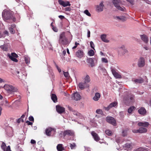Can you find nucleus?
<instances>
[{
  "label": "nucleus",
  "instance_id": "nucleus-1",
  "mask_svg": "<svg viewBox=\"0 0 151 151\" xmlns=\"http://www.w3.org/2000/svg\"><path fill=\"white\" fill-rule=\"evenodd\" d=\"M2 16L4 19H11L13 22L15 21V18L9 11L4 10L2 13Z\"/></svg>",
  "mask_w": 151,
  "mask_h": 151
},
{
  "label": "nucleus",
  "instance_id": "nucleus-2",
  "mask_svg": "<svg viewBox=\"0 0 151 151\" xmlns=\"http://www.w3.org/2000/svg\"><path fill=\"white\" fill-rule=\"evenodd\" d=\"M4 88L8 93L12 94L14 92H17L18 89L17 87L9 84H5L4 85Z\"/></svg>",
  "mask_w": 151,
  "mask_h": 151
},
{
  "label": "nucleus",
  "instance_id": "nucleus-3",
  "mask_svg": "<svg viewBox=\"0 0 151 151\" xmlns=\"http://www.w3.org/2000/svg\"><path fill=\"white\" fill-rule=\"evenodd\" d=\"M112 2L114 6L117 9L122 11H125V8L120 5L122 3L121 0H112Z\"/></svg>",
  "mask_w": 151,
  "mask_h": 151
},
{
  "label": "nucleus",
  "instance_id": "nucleus-4",
  "mask_svg": "<svg viewBox=\"0 0 151 151\" xmlns=\"http://www.w3.org/2000/svg\"><path fill=\"white\" fill-rule=\"evenodd\" d=\"M117 51L119 55L120 56L124 55L128 52V51L126 48L125 45H122L118 47L117 49Z\"/></svg>",
  "mask_w": 151,
  "mask_h": 151
},
{
  "label": "nucleus",
  "instance_id": "nucleus-5",
  "mask_svg": "<svg viewBox=\"0 0 151 151\" xmlns=\"http://www.w3.org/2000/svg\"><path fill=\"white\" fill-rule=\"evenodd\" d=\"M59 42L60 44L63 45H66L67 44L68 40L65 37L64 32L62 33L60 35Z\"/></svg>",
  "mask_w": 151,
  "mask_h": 151
},
{
  "label": "nucleus",
  "instance_id": "nucleus-6",
  "mask_svg": "<svg viewBox=\"0 0 151 151\" xmlns=\"http://www.w3.org/2000/svg\"><path fill=\"white\" fill-rule=\"evenodd\" d=\"M145 65V59L142 57H140L138 60L137 65L139 67L141 68L144 67Z\"/></svg>",
  "mask_w": 151,
  "mask_h": 151
},
{
  "label": "nucleus",
  "instance_id": "nucleus-7",
  "mask_svg": "<svg viewBox=\"0 0 151 151\" xmlns=\"http://www.w3.org/2000/svg\"><path fill=\"white\" fill-rule=\"evenodd\" d=\"M111 69L112 74L116 78H122L121 76L116 71V70L115 68H111Z\"/></svg>",
  "mask_w": 151,
  "mask_h": 151
},
{
  "label": "nucleus",
  "instance_id": "nucleus-8",
  "mask_svg": "<svg viewBox=\"0 0 151 151\" xmlns=\"http://www.w3.org/2000/svg\"><path fill=\"white\" fill-rule=\"evenodd\" d=\"M118 106V102L117 101H115L111 103L107 107H105L106 110L108 111L112 107L116 108Z\"/></svg>",
  "mask_w": 151,
  "mask_h": 151
},
{
  "label": "nucleus",
  "instance_id": "nucleus-9",
  "mask_svg": "<svg viewBox=\"0 0 151 151\" xmlns=\"http://www.w3.org/2000/svg\"><path fill=\"white\" fill-rule=\"evenodd\" d=\"M106 119L108 123L111 124L114 126H116V121L114 118L111 117H107Z\"/></svg>",
  "mask_w": 151,
  "mask_h": 151
},
{
  "label": "nucleus",
  "instance_id": "nucleus-10",
  "mask_svg": "<svg viewBox=\"0 0 151 151\" xmlns=\"http://www.w3.org/2000/svg\"><path fill=\"white\" fill-rule=\"evenodd\" d=\"M89 86V85L88 83H87L84 82H80L78 84L79 88L81 90L88 88Z\"/></svg>",
  "mask_w": 151,
  "mask_h": 151
},
{
  "label": "nucleus",
  "instance_id": "nucleus-11",
  "mask_svg": "<svg viewBox=\"0 0 151 151\" xmlns=\"http://www.w3.org/2000/svg\"><path fill=\"white\" fill-rule=\"evenodd\" d=\"M74 134V132L73 131L70 130H65L63 132V135L64 136L66 135L73 136Z\"/></svg>",
  "mask_w": 151,
  "mask_h": 151
},
{
  "label": "nucleus",
  "instance_id": "nucleus-12",
  "mask_svg": "<svg viewBox=\"0 0 151 151\" xmlns=\"http://www.w3.org/2000/svg\"><path fill=\"white\" fill-rule=\"evenodd\" d=\"M58 2L60 5L64 7L70 6V4L69 1H64L62 0H58Z\"/></svg>",
  "mask_w": 151,
  "mask_h": 151
},
{
  "label": "nucleus",
  "instance_id": "nucleus-13",
  "mask_svg": "<svg viewBox=\"0 0 151 151\" xmlns=\"http://www.w3.org/2000/svg\"><path fill=\"white\" fill-rule=\"evenodd\" d=\"M72 98L75 100L78 101L80 99L81 96L78 92H76L74 93L72 95Z\"/></svg>",
  "mask_w": 151,
  "mask_h": 151
},
{
  "label": "nucleus",
  "instance_id": "nucleus-14",
  "mask_svg": "<svg viewBox=\"0 0 151 151\" xmlns=\"http://www.w3.org/2000/svg\"><path fill=\"white\" fill-rule=\"evenodd\" d=\"M104 6L103 2H101L99 5L96 6V10L98 12L102 11L103 10Z\"/></svg>",
  "mask_w": 151,
  "mask_h": 151
},
{
  "label": "nucleus",
  "instance_id": "nucleus-15",
  "mask_svg": "<svg viewBox=\"0 0 151 151\" xmlns=\"http://www.w3.org/2000/svg\"><path fill=\"white\" fill-rule=\"evenodd\" d=\"M1 147L4 151H11L10 146H8L6 147V144L4 142H2Z\"/></svg>",
  "mask_w": 151,
  "mask_h": 151
},
{
  "label": "nucleus",
  "instance_id": "nucleus-16",
  "mask_svg": "<svg viewBox=\"0 0 151 151\" xmlns=\"http://www.w3.org/2000/svg\"><path fill=\"white\" fill-rule=\"evenodd\" d=\"M84 55V53L83 50H78L76 53V56L79 58H81Z\"/></svg>",
  "mask_w": 151,
  "mask_h": 151
},
{
  "label": "nucleus",
  "instance_id": "nucleus-17",
  "mask_svg": "<svg viewBox=\"0 0 151 151\" xmlns=\"http://www.w3.org/2000/svg\"><path fill=\"white\" fill-rule=\"evenodd\" d=\"M56 109L57 111L59 113H61L65 111V108L63 107L60 106L59 105L56 106Z\"/></svg>",
  "mask_w": 151,
  "mask_h": 151
},
{
  "label": "nucleus",
  "instance_id": "nucleus-18",
  "mask_svg": "<svg viewBox=\"0 0 151 151\" xmlns=\"http://www.w3.org/2000/svg\"><path fill=\"white\" fill-rule=\"evenodd\" d=\"M53 131L55 132V129L52 128L51 127H48L45 130V132L47 135L50 136L51 134V132L52 131Z\"/></svg>",
  "mask_w": 151,
  "mask_h": 151
},
{
  "label": "nucleus",
  "instance_id": "nucleus-19",
  "mask_svg": "<svg viewBox=\"0 0 151 151\" xmlns=\"http://www.w3.org/2000/svg\"><path fill=\"white\" fill-rule=\"evenodd\" d=\"M68 109L72 112L76 116H81L80 113L73 109L69 106H68Z\"/></svg>",
  "mask_w": 151,
  "mask_h": 151
},
{
  "label": "nucleus",
  "instance_id": "nucleus-20",
  "mask_svg": "<svg viewBox=\"0 0 151 151\" xmlns=\"http://www.w3.org/2000/svg\"><path fill=\"white\" fill-rule=\"evenodd\" d=\"M149 124L147 122H140L138 123V125L139 127H147L149 126Z\"/></svg>",
  "mask_w": 151,
  "mask_h": 151
},
{
  "label": "nucleus",
  "instance_id": "nucleus-21",
  "mask_svg": "<svg viewBox=\"0 0 151 151\" xmlns=\"http://www.w3.org/2000/svg\"><path fill=\"white\" fill-rule=\"evenodd\" d=\"M100 37L102 41L104 42L108 43L109 42V40L106 38V34L101 35Z\"/></svg>",
  "mask_w": 151,
  "mask_h": 151
},
{
  "label": "nucleus",
  "instance_id": "nucleus-22",
  "mask_svg": "<svg viewBox=\"0 0 151 151\" xmlns=\"http://www.w3.org/2000/svg\"><path fill=\"white\" fill-rule=\"evenodd\" d=\"M141 40L145 43H147L148 42V38L147 36L145 35H140Z\"/></svg>",
  "mask_w": 151,
  "mask_h": 151
},
{
  "label": "nucleus",
  "instance_id": "nucleus-23",
  "mask_svg": "<svg viewBox=\"0 0 151 151\" xmlns=\"http://www.w3.org/2000/svg\"><path fill=\"white\" fill-rule=\"evenodd\" d=\"M132 81L136 84L142 83L144 82V80L142 78H139L137 79H132Z\"/></svg>",
  "mask_w": 151,
  "mask_h": 151
},
{
  "label": "nucleus",
  "instance_id": "nucleus-24",
  "mask_svg": "<svg viewBox=\"0 0 151 151\" xmlns=\"http://www.w3.org/2000/svg\"><path fill=\"white\" fill-rule=\"evenodd\" d=\"M83 82L87 83H88L91 81L90 78L88 75H86L83 78Z\"/></svg>",
  "mask_w": 151,
  "mask_h": 151
},
{
  "label": "nucleus",
  "instance_id": "nucleus-25",
  "mask_svg": "<svg viewBox=\"0 0 151 151\" xmlns=\"http://www.w3.org/2000/svg\"><path fill=\"white\" fill-rule=\"evenodd\" d=\"M101 95L99 93L97 92L95 94L93 98V99L95 101H98L100 98Z\"/></svg>",
  "mask_w": 151,
  "mask_h": 151
},
{
  "label": "nucleus",
  "instance_id": "nucleus-26",
  "mask_svg": "<svg viewBox=\"0 0 151 151\" xmlns=\"http://www.w3.org/2000/svg\"><path fill=\"white\" fill-rule=\"evenodd\" d=\"M138 112L140 114L144 115L146 114V111L144 108L142 107L138 110Z\"/></svg>",
  "mask_w": 151,
  "mask_h": 151
},
{
  "label": "nucleus",
  "instance_id": "nucleus-27",
  "mask_svg": "<svg viewBox=\"0 0 151 151\" xmlns=\"http://www.w3.org/2000/svg\"><path fill=\"white\" fill-rule=\"evenodd\" d=\"M91 134L95 140L96 141H98L99 140V138L97 134L93 132H92Z\"/></svg>",
  "mask_w": 151,
  "mask_h": 151
},
{
  "label": "nucleus",
  "instance_id": "nucleus-28",
  "mask_svg": "<svg viewBox=\"0 0 151 151\" xmlns=\"http://www.w3.org/2000/svg\"><path fill=\"white\" fill-rule=\"evenodd\" d=\"M57 149L58 151H62L64 150V147L62 144H58L57 146Z\"/></svg>",
  "mask_w": 151,
  "mask_h": 151
},
{
  "label": "nucleus",
  "instance_id": "nucleus-29",
  "mask_svg": "<svg viewBox=\"0 0 151 151\" xmlns=\"http://www.w3.org/2000/svg\"><path fill=\"white\" fill-rule=\"evenodd\" d=\"M139 133H145L147 131V129L146 128L143 127H140L139 129Z\"/></svg>",
  "mask_w": 151,
  "mask_h": 151
},
{
  "label": "nucleus",
  "instance_id": "nucleus-30",
  "mask_svg": "<svg viewBox=\"0 0 151 151\" xmlns=\"http://www.w3.org/2000/svg\"><path fill=\"white\" fill-rule=\"evenodd\" d=\"M51 98L54 102H56L57 101V97L55 94H52L51 95Z\"/></svg>",
  "mask_w": 151,
  "mask_h": 151
},
{
  "label": "nucleus",
  "instance_id": "nucleus-31",
  "mask_svg": "<svg viewBox=\"0 0 151 151\" xmlns=\"http://www.w3.org/2000/svg\"><path fill=\"white\" fill-rule=\"evenodd\" d=\"M88 62L90 64L91 67H93L94 65V61L91 58L88 59Z\"/></svg>",
  "mask_w": 151,
  "mask_h": 151
},
{
  "label": "nucleus",
  "instance_id": "nucleus-32",
  "mask_svg": "<svg viewBox=\"0 0 151 151\" xmlns=\"http://www.w3.org/2000/svg\"><path fill=\"white\" fill-rule=\"evenodd\" d=\"M8 55L9 58L13 61L16 62L18 61V60L16 58L13 57V56L11 55L10 54H8Z\"/></svg>",
  "mask_w": 151,
  "mask_h": 151
},
{
  "label": "nucleus",
  "instance_id": "nucleus-33",
  "mask_svg": "<svg viewBox=\"0 0 151 151\" xmlns=\"http://www.w3.org/2000/svg\"><path fill=\"white\" fill-rule=\"evenodd\" d=\"M150 150L146 148L140 147L138 148L136 151H149Z\"/></svg>",
  "mask_w": 151,
  "mask_h": 151
},
{
  "label": "nucleus",
  "instance_id": "nucleus-34",
  "mask_svg": "<svg viewBox=\"0 0 151 151\" xmlns=\"http://www.w3.org/2000/svg\"><path fill=\"white\" fill-rule=\"evenodd\" d=\"M25 63L27 64H28L30 63V58L27 56L25 55L24 57Z\"/></svg>",
  "mask_w": 151,
  "mask_h": 151
},
{
  "label": "nucleus",
  "instance_id": "nucleus-35",
  "mask_svg": "<svg viewBox=\"0 0 151 151\" xmlns=\"http://www.w3.org/2000/svg\"><path fill=\"white\" fill-rule=\"evenodd\" d=\"M0 48L4 51H7L8 47L7 45H1L0 46Z\"/></svg>",
  "mask_w": 151,
  "mask_h": 151
},
{
  "label": "nucleus",
  "instance_id": "nucleus-36",
  "mask_svg": "<svg viewBox=\"0 0 151 151\" xmlns=\"http://www.w3.org/2000/svg\"><path fill=\"white\" fill-rule=\"evenodd\" d=\"M124 147L128 150H130L132 148V146L130 143H127L124 145Z\"/></svg>",
  "mask_w": 151,
  "mask_h": 151
},
{
  "label": "nucleus",
  "instance_id": "nucleus-37",
  "mask_svg": "<svg viewBox=\"0 0 151 151\" xmlns=\"http://www.w3.org/2000/svg\"><path fill=\"white\" fill-rule=\"evenodd\" d=\"M106 134L108 136H111L112 134V132L109 129H106L105 131Z\"/></svg>",
  "mask_w": 151,
  "mask_h": 151
},
{
  "label": "nucleus",
  "instance_id": "nucleus-38",
  "mask_svg": "<svg viewBox=\"0 0 151 151\" xmlns=\"http://www.w3.org/2000/svg\"><path fill=\"white\" fill-rule=\"evenodd\" d=\"M88 54L89 56H92L94 55V52L93 50H91L88 51Z\"/></svg>",
  "mask_w": 151,
  "mask_h": 151
},
{
  "label": "nucleus",
  "instance_id": "nucleus-39",
  "mask_svg": "<svg viewBox=\"0 0 151 151\" xmlns=\"http://www.w3.org/2000/svg\"><path fill=\"white\" fill-rule=\"evenodd\" d=\"M134 106H132L130 107L128 109V112L129 113H131L133 110L134 109Z\"/></svg>",
  "mask_w": 151,
  "mask_h": 151
},
{
  "label": "nucleus",
  "instance_id": "nucleus-40",
  "mask_svg": "<svg viewBox=\"0 0 151 151\" xmlns=\"http://www.w3.org/2000/svg\"><path fill=\"white\" fill-rule=\"evenodd\" d=\"M83 13L89 17H90L91 15L90 13L88 12V10L87 9H86L84 11Z\"/></svg>",
  "mask_w": 151,
  "mask_h": 151
},
{
  "label": "nucleus",
  "instance_id": "nucleus-41",
  "mask_svg": "<svg viewBox=\"0 0 151 151\" xmlns=\"http://www.w3.org/2000/svg\"><path fill=\"white\" fill-rule=\"evenodd\" d=\"M63 75L64 76L67 78H68L69 77V75L68 73V72H63Z\"/></svg>",
  "mask_w": 151,
  "mask_h": 151
},
{
  "label": "nucleus",
  "instance_id": "nucleus-42",
  "mask_svg": "<svg viewBox=\"0 0 151 151\" xmlns=\"http://www.w3.org/2000/svg\"><path fill=\"white\" fill-rule=\"evenodd\" d=\"M101 60L103 63H107L108 62L107 59L105 58H102L101 59Z\"/></svg>",
  "mask_w": 151,
  "mask_h": 151
},
{
  "label": "nucleus",
  "instance_id": "nucleus-43",
  "mask_svg": "<svg viewBox=\"0 0 151 151\" xmlns=\"http://www.w3.org/2000/svg\"><path fill=\"white\" fill-rule=\"evenodd\" d=\"M76 146V145L75 143L70 144V147L71 149H74Z\"/></svg>",
  "mask_w": 151,
  "mask_h": 151
},
{
  "label": "nucleus",
  "instance_id": "nucleus-44",
  "mask_svg": "<svg viewBox=\"0 0 151 151\" xmlns=\"http://www.w3.org/2000/svg\"><path fill=\"white\" fill-rule=\"evenodd\" d=\"M96 112L99 114H103L102 110L100 109H98L96 111Z\"/></svg>",
  "mask_w": 151,
  "mask_h": 151
},
{
  "label": "nucleus",
  "instance_id": "nucleus-45",
  "mask_svg": "<svg viewBox=\"0 0 151 151\" xmlns=\"http://www.w3.org/2000/svg\"><path fill=\"white\" fill-rule=\"evenodd\" d=\"M127 20V18L126 17L123 16H121V19L120 20L121 21H126Z\"/></svg>",
  "mask_w": 151,
  "mask_h": 151
},
{
  "label": "nucleus",
  "instance_id": "nucleus-46",
  "mask_svg": "<svg viewBox=\"0 0 151 151\" xmlns=\"http://www.w3.org/2000/svg\"><path fill=\"white\" fill-rule=\"evenodd\" d=\"M90 45L91 47L94 50H95L94 48V44L93 42L92 41H91L90 42Z\"/></svg>",
  "mask_w": 151,
  "mask_h": 151
},
{
  "label": "nucleus",
  "instance_id": "nucleus-47",
  "mask_svg": "<svg viewBox=\"0 0 151 151\" xmlns=\"http://www.w3.org/2000/svg\"><path fill=\"white\" fill-rule=\"evenodd\" d=\"M127 1L129 2L132 5H134V0H126Z\"/></svg>",
  "mask_w": 151,
  "mask_h": 151
},
{
  "label": "nucleus",
  "instance_id": "nucleus-48",
  "mask_svg": "<svg viewBox=\"0 0 151 151\" xmlns=\"http://www.w3.org/2000/svg\"><path fill=\"white\" fill-rule=\"evenodd\" d=\"M10 55L13 56V57L17 58L18 57V55L14 53H12Z\"/></svg>",
  "mask_w": 151,
  "mask_h": 151
},
{
  "label": "nucleus",
  "instance_id": "nucleus-49",
  "mask_svg": "<svg viewBox=\"0 0 151 151\" xmlns=\"http://www.w3.org/2000/svg\"><path fill=\"white\" fill-rule=\"evenodd\" d=\"M9 29L11 33L14 34L15 33V31L12 28L9 27Z\"/></svg>",
  "mask_w": 151,
  "mask_h": 151
},
{
  "label": "nucleus",
  "instance_id": "nucleus-50",
  "mask_svg": "<svg viewBox=\"0 0 151 151\" xmlns=\"http://www.w3.org/2000/svg\"><path fill=\"white\" fill-rule=\"evenodd\" d=\"M52 29L55 32H57L58 31V29L56 27H55L52 26Z\"/></svg>",
  "mask_w": 151,
  "mask_h": 151
},
{
  "label": "nucleus",
  "instance_id": "nucleus-51",
  "mask_svg": "<svg viewBox=\"0 0 151 151\" xmlns=\"http://www.w3.org/2000/svg\"><path fill=\"white\" fill-rule=\"evenodd\" d=\"M139 129H134L132 130V132L135 133H139Z\"/></svg>",
  "mask_w": 151,
  "mask_h": 151
},
{
  "label": "nucleus",
  "instance_id": "nucleus-52",
  "mask_svg": "<svg viewBox=\"0 0 151 151\" xmlns=\"http://www.w3.org/2000/svg\"><path fill=\"white\" fill-rule=\"evenodd\" d=\"M5 104H4L5 106H6L9 107V105L8 104V102L7 101V100H5Z\"/></svg>",
  "mask_w": 151,
  "mask_h": 151
},
{
  "label": "nucleus",
  "instance_id": "nucleus-53",
  "mask_svg": "<svg viewBox=\"0 0 151 151\" xmlns=\"http://www.w3.org/2000/svg\"><path fill=\"white\" fill-rule=\"evenodd\" d=\"M29 120L31 121H34V118L32 116H30L29 118Z\"/></svg>",
  "mask_w": 151,
  "mask_h": 151
},
{
  "label": "nucleus",
  "instance_id": "nucleus-54",
  "mask_svg": "<svg viewBox=\"0 0 151 151\" xmlns=\"http://www.w3.org/2000/svg\"><path fill=\"white\" fill-rule=\"evenodd\" d=\"M56 67V68H57L59 72V73H60L61 71V70L60 68H59L58 66L56 64H55Z\"/></svg>",
  "mask_w": 151,
  "mask_h": 151
},
{
  "label": "nucleus",
  "instance_id": "nucleus-55",
  "mask_svg": "<svg viewBox=\"0 0 151 151\" xmlns=\"http://www.w3.org/2000/svg\"><path fill=\"white\" fill-rule=\"evenodd\" d=\"M114 18L115 19L120 20L121 16H116L114 17Z\"/></svg>",
  "mask_w": 151,
  "mask_h": 151
},
{
  "label": "nucleus",
  "instance_id": "nucleus-56",
  "mask_svg": "<svg viewBox=\"0 0 151 151\" xmlns=\"http://www.w3.org/2000/svg\"><path fill=\"white\" fill-rule=\"evenodd\" d=\"M87 31V37H89L90 36V32L89 30H88Z\"/></svg>",
  "mask_w": 151,
  "mask_h": 151
},
{
  "label": "nucleus",
  "instance_id": "nucleus-57",
  "mask_svg": "<svg viewBox=\"0 0 151 151\" xmlns=\"http://www.w3.org/2000/svg\"><path fill=\"white\" fill-rule=\"evenodd\" d=\"M58 17L61 19H63L65 18L64 16L63 15H59L58 16Z\"/></svg>",
  "mask_w": 151,
  "mask_h": 151
},
{
  "label": "nucleus",
  "instance_id": "nucleus-58",
  "mask_svg": "<svg viewBox=\"0 0 151 151\" xmlns=\"http://www.w3.org/2000/svg\"><path fill=\"white\" fill-rule=\"evenodd\" d=\"M134 99V96H131L129 98V99H130V102H132L133 101V100Z\"/></svg>",
  "mask_w": 151,
  "mask_h": 151
},
{
  "label": "nucleus",
  "instance_id": "nucleus-59",
  "mask_svg": "<svg viewBox=\"0 0 151 151\" xmlns=\"http://www.w3.org/2000/svg\"><path fill=\"white\" fill-rule=\"evenodd\" d=\"M70 10V8L69 7H66L65 9L66 11H69Z\"/></svg>",
  "mask_w": 151,
  "mask_h": 151
},
{
  "label": "nucleus",
  "instance_id": "nucleus-60",
  "mask_svg": "<svg viewBox=\"0 0 151 151\" xmlns=\"http://www.w3.org/2000/svg\"><path fill=\"white\" fill-rule=\"evenodd\" d=\"M36 141L34 139H31V143L32 144H35L36 143Z\"/></svg>",
  "mask_w": 151,
  "mask_h": 151
},
{
  "label": "nucleus",
  "instance_id": "nucleus-61",
  "mask_svg": "<svg viewBox=\"0 0 151 151\" xmlns=\"http://www.w3.org/2000/svg\"><path fill=\"white\" fill-rule=\"evenodd\" d=\"M26 123L28 124L29 125H31L32 124V123L31 122H30L29 121H27L26 122Z\"/></svg>",
  "mask_w": 151,
  "mask_h": 151
},
{
  "label": "nucleus",
  "instance_id": "nucleus-62",
  "mask_svg": "<svg viewBox=\"0 0 151 151\" xmlns=\"http://www.w3.org/2000/svg\"><path fill=\"white\" fill-rule=\"evenodd\" d=\"M16 26L15 24H12L11 25V27L12 28H14Z\"/></svg>",
  "mask_w": 151,
  "mask_h": 151
},
{
  "label": "nucleus",
  "instance_id": "nucleus-63",
  "mask_svg": "<svg viewBox=\"0 0 151 151\" xmlns=\"http://www.w3.org/2000/svg\"><path fill=\"white\" fill-rule=\"evenodd\" d=\"M66 51L65 50H63L62 52V54H63V55H65L66 54Z\"/></svg>",
  "mask_w": 151,
  "mask_h": 151
},
{
  "label": "nucleus",
  "instance_id": "nucleus-64",
  "mask_svg": "<svg viewBox=\"0 0 151 151\" xmlns=\"http://www.w3.org/2000/svg\"><path fill=\"white\" fill-rule=\"evenodd\" d=\"M4 33L5 35H8V32L7 31H5L4 32Z\"/></svg>",
  "mask_w": 151,
  "mask_h": 151
}]
</instances>
